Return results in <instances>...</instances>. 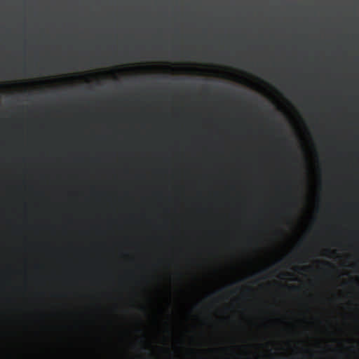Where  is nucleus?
I'll list each match as a JSON object with an SVG mask.
<instances>
[{
	"label": "nucleus",
	"instance_id": "1",
	"mask_svg": "<svg viewBox=\"0 0 359 359\" xmlns=\"http://www.w3.org/2000/svg\"><path fill=\"white\" fill-rule=\"evenodd\" d=\"M290 288L293 290V291H297L299 290V287L297 286H295V285H292L290 287Z\"/></svg>",
	"mask_w": 359,
	"mask_h": 359
},
{
	"label": "nucleus",
	"instance_id": "2",
	"mask_svg": "<svg viewBox=\"0 0 359 359\" xmlns=\"http://www.w3.org/2000/svg\"><path fill=\"white\" fill-rule=\"evenodd\" d=\"M325 264H326V265H327V266H332L331 263L327 262H325Z\"/></svg>",
	"mask_w": 359,
	"mask_h": 359
}]
</instances>
